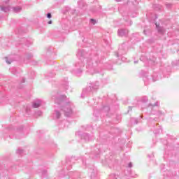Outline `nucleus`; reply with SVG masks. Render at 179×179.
I'll return each mask as SVG.
<instances>
[{
  "mask_svg": "<svg viewBox=\"0 0 179 179\" xmlns=\"http://www.w3.org/2000/svg\"><path fill=\"white\" fill-rule=\"evenodd\" d=\"M77 57L79 58L78 62L74 65V68L71 71V73L76 76H80V73L83 72V68L85 65L87 69V72H90L91 75L94 73H99L100 68V59L99 55L91 54L88 55L85 52V50L79 49L77 52Z\"/></svg>",
  "mask_w": 179,
  "mask_h": 179,
  "instance_id": "obj_1",
  "label": "nucleus"
},
{
  "mask_svg": "<svg viewBox=\"0 0 179 179\" xmlns=\"http://www.w3.org/2000/svg\"><path fill=\"white\" fill-rule=\"evenodd\" d=\"M55 103L57 104L59 110L63 111L65 117H72L73 114V103L68 101L66 96L61 95L59 98L55 99Z\"/></svg>",
  "mask_w": 179,
  "mask_h": 179,
  "instance_id": "obj_2",
  "label": "nucleus"
},
{
  "mask_svg": "<svg viewBox=\"0 0 179 179\" xmlns=\"http://www.w3.org/2000/svg\"><path fill=\"white\" fill-rule=\"evenodd\" d=\"M100 87V83L94 81L89 84V86L85 88L81 94V97L85 99L89 96H93V93H96Z\"/></svg>",
  "mask_w": 179,
  "mask_h": 179,
  "instance_id": "obj_3",
  "label": "nucleus"
},
{
  "mask_svg": "<svg viewBox=\"0 0 179 179\" xmlns=\"http://www.w3.org/2000/svg\"><path fill=\"white\" fill-rule=\"evenodd\" d=\"M78 9L70 10L69 13L73 15V16H80L85 13V10H86V3L85 0H79L78 1Z\"/></svg>",
  "mask_w": 179,
  "mask_h": 179,
  "instance_id": "obj_4",
  "label": "nucleus"
},
{
  "mask_svg": "<svg viewBox=\"0 0 179 179\" xmlns=\"http://www.w3.org/2000/svg\"><path fill=\"white\" fill-rule=\"evenodd\" d=\"M119 12L122 14V16L125 20V16H131V17H135L137 15L136 12L131 13L129 9H128V6H123L119 8Z\"/></svg>",
  "mask_w": 179,
  "mask_h": 179,
  "instance_id": "obj_5",
  "label": "nucleus"
},
{
  "mask_svg": "<svg viewBox=\"0 0 179 179\" xmlns=\"http://www.w3.org/2000/svg\"><path fill=\"white\" fill-rule=\"evenodd\" d=\"M76 161V157H71L66 159V167L67 170H69V167L71 166L72 164H73V163H75Z\"/></svg>",
  "mask_w": 179,
  "mask_h": 179,
  "instance_id": "obj_6",
  "label": "nucleus"
},
{
  "mask_svg": "<svg viewBox=\"0 0 179 179\" xmlns=\"http://www.w3.org/2000/svg\"><path fill=\"white\" fill-rule=\"evenodd\" d=\"M125 47V44H122L119 49L118 52L116 53V57H122V55H124V54H127V50H122V48H124Z\"/></svg>",
  "mask_w": 179,
  "mask_h": 179,
  "instance_id": "obj_7",
  "label": "nucleus"
},
{
  "mask_svg": "<svg viewBox=\"0 0 179 179\" xmlns=\"http://www.w3.org/2000/svg\"><path fill=\"white\" fill-rule=\"evenodd\" d=\"M119 37H127L128 36V29H120L117 31Z\"/></svg>",
  "mask_w": 179,
  "mask_h": 179,
  "instance_id": "obj_8",
  "label": "nucleus"
},
{
  "mask_svg": "<svg viewBox=\"0 0 179 179\" xmlns=\"http://www.w3.org/2000/svg\"><path fill=\"white\" fill-rule=\"evenodd\" d=\"M128 177H131L132 178H136L138 177L137 174H135L132 172L131 169L127 171V176L122 177V179H129Z\"/></svg>",
  "mask_w": 179,
  "mask_h": 179,
  "instance_id": "obj_9",
  "label": "nucleus"
},
{
  "mask_svg": "<svg viewBox=\"0 0 179 179\" xmlns=\"http://www.w3.org/2000/svg\"><path fill=\"white\" fill-rule=\"evenodd\" d=\"M61 115H62V114L61 113L59 110L55 109L54 113H52V118L53 120H59V118H61Z\"/></svg>",
  "mask_w": 179,
  "mask_h": 179,
  "instance_id": "obj_10",
  "label": "nucleus"
},
{
  "mask_svg": "<svg viewBox=\"0 0 179 179\" xmlns=\"http://www.w3.org/2000/svg\"><path fill=\"white\" fill-rule=\"evenodd\" d=\"M43 101H41V99H36L35 101H34L33 104H32V107L34 108H38V107H40V106H41V104H43Z\"/></svg>",
  "mask_w": 179,
  "mask_h": 179,
  "instance_id": "obj_11",
  "label": "nucleus"
},
{
  "mask_svg": "<svg viewBox=\"0 0 179 179\" xmlns=\"http://www.w3.org/2000/svg\"><path fill=\"white\" fill-rule=\"evenodd\" d=\"M157 30L159 34H164L166 29L163 27H160V24H155Z\"/></svg>",
  "mask_w": 179,
  "mask_h": 179,
  "instance_id": "obj_12",
  "label": "nucleus"
},
{
  "mask_svg": "<svg viewBox=\"0 0 179 179\" xmlns=\"http://www.w3.org/2000/svg\"><path fill=\"white\" fill-rule=\"evenodd\" d=\"M90 173H91V179H96V177L97 176V169L94 168L92 169H90Z\"/></svg>",
  "mask_w": 179,
  "mask_h": 179,
  "instance_id": "obj_13",
  "label": "nucleus"
},
{
  "mask_svg": "<svg viewBox=\"0 0 179 179\" xmlns=\"http://www.w3.org/2000/svg\"><path fill=\"white\" fill-rule=\"evenodd\" d=\"M69 175L72 176L73 179H76V178L80 177V173H79V172H76V171L70 172Z\"/></svg>",
  "mask_w": 179,
  "mask_h": 179,
  "instance_id": "obj_14",
  "label": "nucleus"
},
{
  "mask_svg": "<svg viewBox=\"0 0 179 179\" xmlns=\"http://www.w3.org/2000/svg\"><path fill=\"white\" fill-rule=\"evenodd\" d=\"M152 8L155 10H163V6L160 4H153Z\"/></svg>",
  "mask_w": 179,
  "mask_h": 179,
  "instance_id": "obj_15",
  "label": "nucleus"
},
{
  "mask_svg": "<svg viewBox=\"0 0 179 179\" xmlns=\"http://www.w3.org/2000/svg\"><path fill=\"white\" fill-rule=\"evenodd\" d=\"M12 9L14 13H19V12H22V7L19 6L13 7Z\"/></svg>",
  "mask_w": 179,
  "mask_h": 179,
  "instance_id": "obj_16",
  "label": "nucleus"
},
{
  "mask_svg": "<svg viewBox=\"0 0 179 179\" xmlns=\"http://www.w3.org/2000/svg\"><path fill=\"white\" fill-rule=\"evenodd\" d=\"M157 19V15H153L151 16V20H149L150 23H157L156 20Z\"/></svg>",
  "mask_w": 179,
  "mask_h": 179,
  "instance_id": "obj_17",
  "label": "nucleus"
},
{
  "mask_svg": "<svg viewBox=\"0 0 179 179\" xmlns=\"http://www.w3.org/2000/svg\"><path fill=\"white\" fill-rule=\"evenodd\" d=\"M82 139H84L85 141H90V136H89V134L84 133L82 135Z\"/></svg>",
  "mask_w": 179,
  "mask_h": 179,
  "instance_id": "obj_18",
  "label": "nucleus"
},
{
  "mask_svg": "<svg viewBox=\"0 0 179 179\" xmlns=\"http://www.w3.org/2000/svg\"><path fill=\"white\" fill-rule=\"evenodd\" d=\"M62 27L65 30L64 33H69L70 30L68 24H63Z\"/></svg>",
  "mask_w": 179,
  "mask_h": 179,
  "instance_id": "obj_19",
  "label": "nucleus"
},
{
  "mask_svg": "<svg viewBox=\"0 0 179 179\" xmlns=\"http://www.w3.org/2000/svg\"><path fill=\"white\" fill-rule=\"evenodd\" d=\"M10 72L13 75H16V73H17V69H16L15 67H13L11 69H10Z\"/></svg>",
  "mask_w": 179,
  "mask_h": 179,
  "instance_id": "obj_20",
  "label": "nucleus"
},
{
  "mask_svg": "<svg viewBox=\"0 0 179 179\" xmlns=\"http://www.w3.org/2000/svg\"><path fill=\"white\" fill-rule=\"evenodd\" d=\"M147 62L148 63V65H155V63L156 62V59H147Z\"/></svg>",
  "mask_w": 179,
  "mask_h": 179,
  "instance_id": "obj_21",
  "label": "nucleus"
},
{
  "mask_svg": "<svg viewBox=\"0 0 179 179\" xmlns=\"http://www.w3.org/2000/svg\"><path fill=\"white\" fill-rule=\"evenodd\" d=\"M110 111V106H106L102 108V113H108Z\"/></svg>",
  "mask_w": 179,
  "mask_h": 179,
  "instance_id": "obj_22",
  "label": "nucleus"
},
{
  "mask_svg": "<svg viewBox=\"0 0 179 179\" xmlns=\"http://www.w3.org/2000/svg\"><path fill=\"white\" fill-rule=\"evenodd\" d=\"M0 10H1L3 12H9V8L8 7H6V6H0Z\"/></svg>",
  "mask_w": 179,
  "mask_h": 179,
  "instance_id": "obj_23",
  "label": "nucleus"
},
{
  "mask_svg": "<svg viewBox=\"0 0 179 179\" xmlns=\"http://www.w3.org/2000/svg\"><path fill=\"white\" fill-rule=\"evenodd\" d=\"M148 96H143L141 99L142 103H148Z\"/></svg>",
  "mask_w": 179,
  "mask_h": 179,
  "instance_id": "obj_24",
  "label": "nucleus"
},
{
  "mask_svg": "<svg viewBox=\"0 0 179 179\" xmlns=\"http://www.w3.org/2000/svg\"><path fill=\"white\" fill-rule=\"evenodd\" d=\"M118 178V176L112 173L110 175V179H117Z\"/></svg>",
  "mask_w": 179,
  "mask_h": 179,
  "instance_id": "obj_25",
  "label": "nucleus"
},
{
  "mask_svg": "<svg viewBox=\"0 0 179 179\" xmlns=\"http://www.w3.org/2000/svg\"><path fill=\"white\" fill-rule=\"evenodd\" d=\"M6 62L7 64H10L13 62V59L6 57Z\"/></svg>",
  "mask_w": 179,
  "mask_h": 179,
  "instance_id": "obj_26",
  "label": "nucleus"
},
{
  "mask_svg": "<svg viewBox=\"0 0 179 179\" xmlns=\"http://www.w3.org/2000/svg\"><path fill=\"white\" fill-rule=\"evenodd\" d=\"M166 9H171V8H173V4L171 3H168L166 4Z\"/></svg>",
  "mask_w": 179,
  "mask_h": 179,
  "instance_id": "obj_27",
  "label": "nucleus"
},
{
  "mask_svg": "<svg viewBox=\"0 0 179 179\" xmlns=\"http://www.w3.org/2000/svg\"><path fill=\"white\" fill-rule=\"evenodd\" d=\"M25 58L27 59H30V58H33V55H31V53H29V54L26 55Z\"/></svg>",
  "mask_w": 179,
  "mask_h": 179,
  "instance_id": "obj_28",
  "label": "nucleus"
},
{
  "mask_svg": "<svg viewBox=\"0 0 179 179\" xmlns=\"http://www.w3.org/2000/svg\"><path fill=\"white\" fill-rule=\"evenodd\" d=\"M131 122H134V124H138V119L133 117L131 119Z\"/></svg>",
  "mask_w": 179,
  "mask_h": 179,
  "instance_id": "obj_29",
  "label": "nucleus"
},
{
  "mask_svg": "<svg viewBox=\"0 0 179 179\" xmlns=\"http://www.w3.org/2000/svg\"><path fill=\"white\" fill-rule=\"evenodd\" d=\"M23 152H24V150H22V149H20V148H18V149L17 150V155H22Z\"/></svg>",
  "mask_w": 179,
  "mask_h": 179,
  "instance_id": "obj_30",
  "label": "nucleus"
},
{
  "mask_svg": "<svg viewBox=\"0 0 179 179\" xmlns=\"http://www.w3.org/2000/svg\"><path fill=\"white\" fill-rule=\"evenodd\" d=\"M162 132V128H159L157 130H155V135H157V134H160Z\"/></svg>",
  "mask_w": 179,
  "mask_h": 179,
  "instance_id": "obj_31",
  "label": "nucleus"
},
{
  "mask_svg": "<svg viewBox=\"0 0 179 179\" xmlns=\"http://www.w3.org/2000/svg\"><path fill=\"white\" fill-rule=\"evenodd\" d=\"M150 106H152V107H157V106H159V102H156L154 105H152V103H150L148 105V107H150Z\"/></svg>",
  "mask_w": 179,
  "mask_h": 179,
  "instance_id": "obj_32",
  "label": "nucleus"
},
{
  "mask_svg": "<svg viewBox=\"0 0 179 179\" xmlns=\"http://www.w3.org/2000/svg\"><path fill=\"white\" fill-rule=\"evenodd\" d=\"M90 23H97V20L93 18L90 19Z\"/></svg>",
  "mask_w": 179,
  "mask_h": 179,
  "instance_id": "obj_33",
  "label": "nucleus"
},
{
  "mask_svg": "<svg viewBox=\"0 0 179 179\" xmlns=\"http://www.w3.org/2000/svg\"><path fill=\"white\" fill-rule=\"evenodd\" d=\"M47 17H48V19H51V17H52V15H51V13H48L47 14Z\"/></svg>",
  "mask_w": 179,
  "mask_h": 179,
  "instance_id": "obj_34",
  "label": "nucleus"
},
{
  "mask_svg": "<svg viewBox=\"0 0 179 179\" xmlns=\"http://www.w3.org/2000/svg\"><path fill=\"white\" fill-rule=\"evenodd\" d=\"M22 129H23V126H20V129H17V132H20Z\"/></svg>",
  "mask_w": 179,
  "mask_h": 179,
  "instance_id": "obj_35",
  "label": "nucleus"
},
{
  "mask_svg": "<svg viewBox=\"0 0 179 179\" xmlns=\"http://www.w3.org/2000/svg\"><path fill=\"white\" fill-rule=\"evenodd\" d=\"M138 3H138V2L136 1V0H135V1L133 2V5H134V6H136Z\"/></svg>",
  "mask_w": 179,
  "mask_h": 179,
  "instance_id": "obj_36",
  "label": "nucleus"
},
{
  "mask_svg": "<svg viewBox=\"0 0 179 179\" xmlns=\"http://www.w3.org/2000/svg\"><path fill=\"white\" fill-rule=\"evenodd\" d=\"M36 114L38 115H41L42 114H43V112H41V111H38L37 113H36Z\"/></svg>",
  "mask_w": 179,
  "mask_h": 179,
  "instance_id": "obj_37",
  "label": "nucleus"
},
{
  "mask_svg": "<svg viewBox=\"0 0 179 179\" xmlns=\"http://www.w3.org/2000/svg\"><path fill=\"white\" fill-rule=\"evenodd\" d=\"M48 51L51 52L52 51V47L50 46L48 49Z\"/></svg>",
  "mask_w": 179,
  "mask_h": 179,
  "instance_id": "obj_38",
  "label": "nucleus"
},
{
  "mask_svg": "<svg viewBox=\"0 0 179 179\" xmlns=\"http://www.w3.org/2000/svg\"><path fill=\"white\" fill-rule=\"evenodd\" d=\"M148 31L146 29H144L143 33L145 34V36H148Z\"/></svg>",
  "mask_w": 179,
  "mask_h": 179,
  "instance_id": "obj_39",
  "label": "nucleus"
},
{
  "mask_svg": "<svg viewBox=\"0 0 179 179\" xmlns=\"http://www.w3.org/2000/svg\"><path fill=\"white\" fill-rule=\"evenodd\" d=\"M128 167H129V169H131V167H132V163L131 162L129 163Z\"/></svg>",
  "mask_w": 179,
  "mask_h": 179,
  "instance_id": "obj_40",
  "label": "nucleus"
},
{
  "mask_svg": "<svg viewBox=\"0 0 179 179\" xmlns=\"http://www.w3.org/2000/svg\"><path fill=\"white\" fill-rule=\"evenodd\" d=\"M64 85H65L66 89H68V82H66Z\"/></svg>",
  "mask_w": 179,
  "mask_h": 179,
  "instance_id": "obj_41",
  "label": "nucleus"
},
{
  "mask_svg": "<svg viewBox=\"0 0 179 179\" xmlns=\"http://www.w3.org/2000/svg\"><path fill=\"white\" fill-rule=\"evenodd\" d=\"M140 59H141V61H143V59H145V57H141L140 58Z\"/></svg>",
  "mask_w": 179,
  "mask_h": 179,
  "instance_id": "obj_42",
  "label": "nucleus"
},
{
  "mask_svg": "<svg viewBox=\"0 0 179 179\" xmlns=\"http://www.w3.org/2000/svg\"><path fill=\"white\" fill-rule=\"evenodd\" d=\"M22 43H24V41H26V39L25 38H22Z\"/></svg>",
  "mask_w": 179,
  "mask_h": 179,
  "instance_id": "obj_43",
  "label": "nucleus"
},
{
  "mask_svg": "<svg viewBox=\"0 0 179 179\" xmlns=\"http://www.w3.org/2000/svg\"><path fill=\"white\" fill-rule=\"evenodd\" d=\"M22 83H24V78H22Z\"/></svg>",
  "mask_w": 179,
  "mask_h": 179,
  "instance_id": "obj_44",
  "label": "nucleus"
},
{
  "mask_svg": "<svg viewBox=\"0 0 179 179\" xmlns=\"http://www.w3.org/2000/svg\"><path fill=\"white\" fill-rule=\"evenodd\" d=\"M48 23H52V21L50 20V21L48 22Z\"/></svg>",
  "mask_w": 179,
  "mask_h": 179,
  "instance_id": "obj_45",
  "label": "nucleus"
},
{
  "mask_svg": "<svg viewBox=\"0 0 179 179\" xmlns=\"http://www.w3.org/2000/svg\"><path fill=\"white\" fill-rule=\"evenodd\" d=\"M83 164H86V162L85 161H83Z\"/></svg>",
  "mask_w": 179,
  "mask_h": 179,
  "instance_id": "obj_46",
  "label": "nucleus"
},
{
  "mask_svg": "<svg viewBox=\"0 0 179 179\" xmlns=\"http://www.w3.org/2000/svg\"><path fill=\"white\" fill-rule=\"evenodd\" d=\"M134 64H138V61H134Z\"/></svg>",
  "mask_w": 179,
  "mask_h": 179,
  "instance_id": "obj_47",
  "label": "nucleus"
},
{
  "mask_svg": "<svg viewBox=\"0 0 179 179\" xmlns=\"http://www.w3.org/2000/svg\"><path fill=\"white\" fill-rule=\"evenodd\" d=\"M116 2H120L121 0H115Z\"/></svg>",
  "mask_w": 179,
  "mask_h": 179,
  "instance_id": "obj_48",
  "label": "nucleus"
},
{
  "mask_svg": "<svg viewBox=\"0 0 179 179\" xmlns=\"http://www.w3.org/2000/svg\"><path fill=\"white\" fill-rule=\"evenodd\" d=\"M16 138V139H20V138H19V137H15Z\"/></svg>",
  "mask_w": 179,
  "mask_h": 179,
  "instance_id": "obj_49",
  "label": "nucleus"
},
{
  "mask_svg": "<svg viewBox=\"0 0 179 179\" xmlns=\"http://www.w3.org/2000/svg\"><path fill=\"white\" fill-rule=\"evenodd\" d=\"M25 45H27V42L24 43Z\"/></svg>",
  "mask_w": 179,
  "mask_h": 179,
  "instance_id": "obj_50",
  "label": "nucleus"
},
{
  "mask_svg": "<svg viewBox=\"0 0 179 179\" xmlns=\"http://www.w3.org/2000/svg\"><path fill=\"white\" fill-rule=\"evenodd\" d=\"M93 12H97V10H93Z\"/></svg>",
  "mask_w": 179,
  "mask_h": 179,
  "instance_id": "obj_51",
  "label": "nucleus"
},
{
  "mask_svg": "<svg viewBox=\"0 0 179 179\" xmlns=\"http://www.w3.org/2000/svg\"><path fill=\"white\" fill-rule=\"evenodd\" d=\"M96 114V111H94V115Z\"/></svg>",
  "mask_w": 179,
  "mask_h": 179,
  "instance_id": "obj_52",
  "label": "nucleus"
},
{
  "mask_svg": "<svg viewBox=\"0 0 179 179\" xmlns=\"http://www.w3.org/2000/svg\"><path fill=\"white\" fill-rule=\"evenodd\" d=\"M176 178H178V176H176Z\"/></svg>",
  "mask_w": 179,
  "mask_h": 179,
  "instance_id": "obj_53",
  "label": "nucleus"
},
{
  "mask_svg": "<svg viewBox=\"0 0 179 179\" xmlns=\"http://www.w3.org/2000/svg\"><path fill=\"white\" fill-rule=\"evenodd\" d=\"M6 3H8V1H6Z\"/></svg>",
  "mask_w": 179,
  "mask_h": 179,
  "instance_id": "obj_54",
  "label": "nucleus"
},
{
  "mask_svg": "<svg viewBox=\"0 0 179 179\" xmlns=\"http://www.w3.org/2000/svg\"><path fill=\"white\" fill-rule=\"evenodd\" d=\"M125 22H128L127 20H125Z\"/></svg>",
  "mask_w": 179,
  "mask_h": 179,
  "instance_id": "obj_55",
  "label": "nucleus"
},
{
  "mask_svg": "<svg viewBox=\"0 0 179 179\" xmlns=\"http://www.w3.org/2000/svg\"><path fill=\"white\" fill-rule=\"evenodd\" d=\"M27 113V109L26 110Z\"/></svg>",
  "mask_w": 179,
  "mask_h": 179,
  "instance_id": "obj_56",
  "label": "nucleus"
},
{
  "mask_svg": "<svg viewBox=\"0 0 179 179\" xmlns=\"http://www.w3.org/2000/svg\"><path fill=\"white\" fill-rule=\"evenodd\" d=\"M64 22H68V21H64Z\"/></svg>",
  "mask_w": 179,
  "mask_h": 179,
  "instance_id": "obj_57",
  "label": "nucleus"
}]
</instances>
